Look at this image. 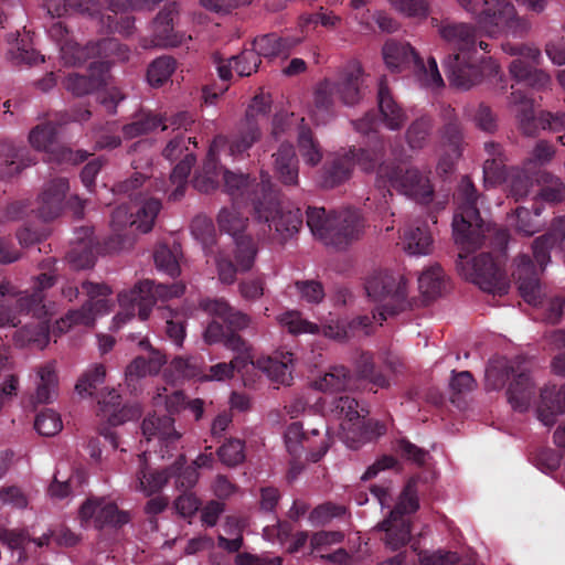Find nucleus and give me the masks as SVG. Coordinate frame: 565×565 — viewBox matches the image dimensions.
<instances>
[{
  "label": "nucleus",
  "mask_w": 565,
  "mask_h": 565,
  "mask_svg": "<svg viewBox=\"0 0 565 565\" xmlns=\"http://www.w3.org/2000/svg\"><path fill=\"white\" fill-rule=\"evenodd\" d=\"M177 62L171 56H160L156 58L147 71V79L151 86H162L173 74Z\"/></svg>",
  "instance_id": "680f3d73"
},
{
  "label": "nucleus",
  "mask_w": 565,
  "mask_h": 565,
  "mask_svg": "<svg viewBox=\"0 0 565 565\" xmlns=\"http://www.w3.org/2000/svg\"><path fill=\"white\" fill-rule=\"evenodd\" d=\"M478 191L468 175L461 178L455 194L457 204L452 218V233L455 242L461 250L458 257L462 260L468 254L479 248L490 232V224L486 223L478 209Z\"/></svg>",
  "instance_id": "7ed1b4c3"
},
{
  "label": "nucleus",
  "mask_w": 565,
  "mask_h": 565,
  "mask_svg": "<svg viewBox=\"0 0 565 565\" xmlns=\"http://www.w3.org/2000/svg\"><path fill=\"white\" fill-rule=\"evenodd\" d=\"M142 435L148 441L157 438L166 447L178 441L181 435L174 428V418L162 411H154L143 419Z\"/></svg>",
  "instance_id": "393cba45"
},
{
  "label": "nucleus",
  "mask_w": 565,
  "mask_h": 565,
  "mask_svg": "<svg viewBox=\"0 0 565 565\" xmlns=\"http://www.w3.org/2000/svg\"><path fill=\"white\" fill-rule=\"evenodd\" d=\"M350 371L343 366L331 367L321 379L315 382V386L323 392H340L349 387Z\"/></svg>",
  "instance_id": "6e6d98bb"
},
{
  "label": "nucleus",
  "mask_w": 565,
  "mask_h": 565,
  "mask_svg": "<svg viewBox=\"0 0 565 565\" xmlns=\"http://www.w3.org/2000/svg\"><path fill=\"white\" fill-rule=\"evenodd\" d=\"M58 379L53 364L41 366L36 375V391L32 396V403L49 404L57 395Z\"/></svg>",
  "instance_id": "4c0bfd02"
},
{
  "label": "nucleus",
  "mask_w": 565,
  "mask_h": 565,
  "mask_svg": "<svg viewBox=\"0 0 565 565\" xmlns=\"http://www.w3.org/2000/svg\"><path fill=\"white\" fill-rule=\"evenodd\" d=\"M253 193V214L258 221L268 223L269 230L274 228L284 241L299 231L302 225L300 209L281 210L278 191L268 173L262 172Z\"/></svg>",
  "instance_id": "39448f33"
},
{
  "label": "nucleus",
  "mask_w": 565,
  "mask_h": 565,
  "mask_svg": "<svg viewBox=\"0 0 565 565\" xmlns=\"http://www.w3.org/2000/svg\"><path fill=\"white\" fill-rule=\"evenodd\" d=\"M433 130V119L429 116H420L415 119L407 128L405 138L409 148L413 150L423 149Z\"/></svg>",
  "instance_id": "13d9d810"
},
{
  "label": "nucleus",
  "mask_w": 565,
  "mask_h": 565,
  "mask_svg": "<svg viewBox=\"0 0 565 565\" xmlns=\"http://www.w3.org/2000/svg\"><path fill=\"white\" fill-rule=\"evenodd\" d=\"M105 81L102 74L94 73L81 75L77 73L70 74L64 87L74 96L81 97L94 93L104 85Z\"/></svg>",
  "instance_id": "49530a36"
},
{
  "label": "nucleus",
  "mask_w": 565,
  "mask_h": 565,
  "mask_svg": "<svg viewBox=\"0 0 565 565\" xmlns=\"http://www.w3.org/2000/svg\"><path fill=\"white\" fill-rule=\"evenodd\" d=\"M277 178L285 185H296L299 177V160L290 143H282L273 154Z\"/></svg>",
  "instance_id": "473e14b6"
},
{
  "label": "nucleus",
  "mask_w": 565,
  "mask_h": 565,
  "mask_svg": "<svg viewBox=\"0 0 565 565\" xmlns=\"http://www.w3.org/2000/svg\"><path fill=\"white\" fill-rule=\"evenodd\" d=\"M10 156L6 160V164L0 171L1 177L11 178L19 174L24 168L36 163V157L26 147H10Z\"/></svg>",
  "instance_id": "603ef678"
},
{
  "label": "nucleus",
  "mask_w": 565,
  "mask_h": 565,
  "mask_svg": "<svg viewBox=\"0 0 565 565\" xmlns=\"http://www.w3.org/2000/svg\"><path fill=\"white\" fill-rule=\"evenodd\" d=\"M180 254V245L173 244V246L170 247L167 244H160L156 247L153 253L154 264L160 271L174 278L179 276L181 271L179 264Z\"/></svg>",
  "instance_id": "a18cd8bd"
},
{
  "label": "nucleus",
  "mask_w": 565,
  "mask_h": 565,
  "mask_svg": "<svg viewBox=\"0 0 565 565\" xmlns=\"http://www.w3.org/2000/svg\"><path fill=\"white\" fill-rule=\"evenodd\" d=\"M82 292L87 296V300L79 309L70 310L64 318L56 322L60 331L65 332L77 324L93 326L96 315L108 312L107 297L111 294V289L106 284L83 281Z\"/></svg>",
  "instance_id": "4468645a"
},
{
  "label": "nucleus",
  "mask_w": 565,
  "mask_h": 565,
  "mask_svg": "<svg viewBox=\"0 0 565 565\" xmlns=\"http://www.w3.org/2000/svg\"><path fill=\"white\" fill-rule=\"evenodd\" d=\"M55 284V276L50 271L35 277L33 290L18 291L10 282L0 281V328L17 327L20 323L17 311L11 308V299L17 298V310L43 319L47 311L44 305V290Z\"/></svg>",
  "instance_id": "423d86ee"
},
{
  "label": "nucleus",
  "mask_w": 565,
  "mask_h": 565,
  "mask_svg": "<svg viewBox=\"0 0 565 565\" xmlns=\"http://www.w3.org/2000/svg\"><path fill=\"white\" fill-rule=\"evenodd\" d=\"M162 122L161 115L142 110L134 117L131 122L122 127V135L127 139H134L156 130Z\"/></svg>",
  "instance_id": "c03bdc74"
},
{
  "label": "nucleus",
  "mask_w": 565,
  "mask_h": 565,
  "mask_svg": "<svg viewBox=\"0 0 565 565\" xmlns=\"http://www.w3.org/2000/svg\"><path fill=\"white\" fill-rule=\"evenodd\" d=\"M277 319L280 326L294 335L319 332L318 324L303 319L302 315L296 310L286 311L279 315Z\"/></svg>",
  "instance_id": "052dcab7"
},
{
  "label": "nucleus",
  "mask_w": 565,
  "mask_h": 565,
  "mask_svg": "<svg viewBox=\"0 0 565 565\" xmlns=\"http://www.w3.org/2000/svg\"><path fill=\"white\" fill-rule=\"evenodd\" d=\"M335 411L344 417L342 439L351 449H359L363 444L386 433V426L379 420L366 419L369 411L349 395L335 401Z\"/></svg>",
  "instance_id": "9d476101"
},
{
  "label": "nucleus",
  "mask_w": 565,
  "mask_h": 565,
  "mask_svg": "<svg viewBox=\"0 0 565 565\" xmlns=\"http://www.w3.org/2000/svg\"><path fill=\"white\" fill-rule=\"evenodd\" d=\"M99 409L113 426L132 420L141 415V411L137 405H122L121 396L116 390H109L103 393L98 398Z\"/></svg>",
  "instance_id": "c85d7f7f"
},
{
  "label": "nucleus",
  "mask_w": 565,
  "mask_h": 565,
  "mask_svg": "<svg viewBox=\"0 0 565 565\" xmlns=\"http://www.w3.org/2000/svg\"><path fill=\"white\" fill-rule=\"evenodd\" d=\"M535 393V385L529 373L521 372L509 384L507 395L512 408L526 412Z\"/></svg>",
  "instance_id": "e433bc0d"
},
{
  "label": "nucleus",
  "mask_w": 565,
  "mask_h": 565,
  "mask_svg": "<svg viewBox=\"0 0 565 565\" xmlns=\"http://www.w3.org/2000/svg\"><path fill=\"white\" fill-rule=\"evenodd\" d=\"M356 370L361 377L369 380L371 383L379 387H388L390 380L387 376L376 370L374 364L373 354L370 352H362L356 360Z\"/></svg>",
  "instance_id": "0e129e2a"
},
{
  "label": "nucleus",
  "mask_w": 565,
  "mask_h": 565,
  "mask_svg": "<svg viewBox=\"0 0 565 565\" xmlns=\"http://www.w3.org/2000/svg\"><path fill=\"white\" fill-rule=\"evenodd\" d=\"M377 103L381 119L374 111H369L361 119L352 121L354 128L367 137V145L359 148L352 146L343 154L338 153L328 159L318 172L317 182L320 188L333 189L341 185L350 179L355 164L363 171L371 172L382 161L385 146L377 127L383 122L391 130H399L406 120V114L394 99L385 77L379 82Z\"/></svg>",
  "instance_id": "f257e3e1"
},
{
  "label": "nucleus",
  "mask_w": 565,
  "mask_h": 565,
  "mask_svg": "<svg viewBox=\"0 0 565 565\" xmlns=\"http://www.w3.org/2000/svg\"><path fill=\"white\" fill-rule=\"evenodd\" d=\"M433 244L427 226L408 227L403 233L404 249L411 255H426Z\"/></svg>",
  "instance_id": "37998d69"
},
{
  "label": "nucleus",
  "mask_w": 565,
  "mask_h": 565,
  "mask_svg": "<svg viewBox=\"0 0 565 565\" xmlns=\"http://www.w3.org/2000/svg\"><path fill=\"white\" fill-rule=\"evenodd\" d=\"M301 38L295 35H279L268 33L256 36L253 41V47L257 54L267 58L282 57L287 58L292 50L300 44Z\"/></svg>",
  "instance_id": "cd10ccee"
},
{
  "label": "nucleus",
  "mask_w": 565,
  "mask_h": 565,
  "mask_svg": "<svg viewBox=\"0 0 565 565\" xmlns=\"http://www.w3.org/2000/svg\"><path fill=\"white\" fill-rule=\"evenodd\" d=\"M536 413L545 426L555 424L556 417L565 413V383L559 387L546 385L541 390Z\"/></svg>",
  "instance_id": "bb28decb"
},
{
  "label": "nucleus",
  "mask_w": 565,
  "mask_h": 565,
  "mask_svg": "<svg viewBox=\"0 0 565 565\" xmlns=\"http://www.w3.org/2000/svg\"><path fill=\"white\" fill-rule=\"evenodd\" d=\"M227 350L235 353L232 359L236 364H241L246 367L249 363H253L252 345L246 341L238 332L228 331L224 341L222 342Z\"/></svg>",
  "instance_id": "338daca9"
},
{
  "label": "nucleus",
  "mask_w": 565,
  "mask_h": 565,
  "mask_svg": "<svg viewBox=\"0 0 565 565\" xmlns=\"http://www.w3.org/2000/svg\"><path fill=\"white\" fill-rule=\"evenodd\" d=\"M544 182L550 183V185H545L540 189V191L534 196V202L532 203V211L535 216H540L543 212V202L547 203H556L561 202L564 199V188L563 183L558 178H553L550 174L544 177Z\"/></svg>",
  "instance_id": "09e8293b"
},
{
  "label": "nucleus",
  "mask_w": 565,
  "mask_h": 565,
  "mask_svg": "<svg viewBox=\"0 0 565 565\" xmlns=\"http://www.w3.org/2000/svg\"><path fill=\"white\" fill-rule=\"evenodd\" d=\"M191 232L200 241L204 249H210L216 242V231L212 218L198 215L192 220Z\"/></svg>",
  "instance_id": "774afa93"
},
{
  "label": "nucleus",
  "mask_w": 565,
  "mask_h": 565,
  "mask_svg": "<svg viewBox=\"0 0 565 565\" xmlns=\"http://www.w3.org/2000/svg\"><path fill=\"white\" fill-rule=\"evenodd\" d=\"M418 288L427 298H436L446 288L445 274L439 265L427 268L418 277Z\"/></svg>",
  "instance_id": "3c124183"
},
{
  "label": "nucleus",
  "mask_w": 565,
  "mask_h": 565,
  "mask_svg": "<svg viewBox=\"0 0 565 565\" xmlns=\"http://www.w3.org/2000/svg\"><path fill=\"white\" fill-rule=\"evenodd\" d=\"M303 122L305 119L302 118L301 125L298 129V148L307 163L316 166L322 159V152L318 141L313 137L311 129Z\"/></svg>",
  "instance_id": "5fc2aeb1"
},
{
  "label": "nucleus",
  "mask_w": 565,
  "mask_h": 565,
  "mask_svg": "<svg viewBox=\"0 0 565 565\" xmlns=\"http://www.w3.org/2000/svg\"><path fill=\"white\" fill-rule=\"evenodd\" d=\"M179 15L177 2H169L153 20L151 44L159 47H174L184 41V34L174 31V20Z\"/></svg>",
  "instance_id": "aec40b11"
},
{
  "label": "nucleus",
  "mask_w": 565,
  "mask_h": 565,
  "mask_svg": "<svg viewBox=\"0 0 565 565\" xmlns=\"http://www.w3.org/2000/svg\"><path fill=\"white\" fill-rule=\"evenodd\" d=\"M306 214L307 225L313 236L321 239L327 245L333 223V212L327 213L324 207L309 206Z\"/></svg>",
  "instance_id": "de8ad7c7"
},
{
  "label": "nucleus",
  "mask_w": 565,
  "mask_h": 565,
  "mask_svg": "<svg viewBox=\"0 0 565 565\" xmlns=\"http://www.w3.org/2000/svg\"><path fill=\"white\" fill-rule=\"evenodd\" d=\"M82 236L74 243L66 254V259L75 269H87L95 265L96 248L93 238V231L89 227H82Z\"/></svg>",
  "instance_id": "2f4dec72"
},
{
  "label": "nucleus",
  "mask_w": 565,
  "mask_h": 565,
  "mask_svg": "<svg viewBox=\"0 0 565 565\" xmlns=\"http://www.w3.org/2000/svg\"><path fill=\"white\" fill-rule=\"evenodd\" d=\"M375 169L376 186L386 189L383 193L384 199L386 193L392 196L390 188H393L419 204L427 205L433 201L435 192L430 180L417 168L404 169L398 164L379 162Z\"/></svg>",
  "instance_id": "1a4fd4ad"
},
{
  "label": "nucleus",
  "mask_w": 565,
  "mask_h": 565,
  "mask_svg": "<svg viewBox=\"0 0 565 565\" xmlns=\"http://www.w3.org/2000/svg\"><path fill=\"white\" fill-rule=\"evenodd\" d=\"M194 162V154L188 152L184 154L183 159H181L180 162L172 169L170 173V181L172 184H175V189L171 192L170 200L178 201L184 195L188 177Z\"/></svg>",
  "instance_id": "4d7b16f0"
},
{
  "label": "nucleus",
  "mask_w": 565,
  "mask_h": 565,
  "mask_svg": "<svg viewBox=\"0 0 565 565\" xmlns=\"http://www.w3.org/2000/svg\"><path fill=\"white\" fill-rule=\"evenodd\" d=\"M257 183L256 179L250 180L248 174L232 171L224 173V188L231 196L232 207L220 211L217 223L221 231L228 233L233 238L244 236L242 233L246 228L248 217L243 210L248 209L253 212V188Z\"/></svg>",
  "instance_id": "6e6552de"
},
{
  "label": "nucleus",
  "mask_w": 565,
  "mask_h": 565,
  "mask_svg": "<svg viewBox=\"0 0 565 565\" xmlns=\"http://www.w3.org/2000/svg\"><path fill=\"white\" fill-rule=\"evenodd\" d=\"M366 77L358 64L347 66L334 83L338 98L347 106L356 105L364 95Z\"/></svg>",
  "instance_id": "4be33fe9"
},
{
  "label": "nucleus",
  "mask_w": 565,
  "mask_h": 565,
  "mask_svg": "<svg viewBox=\"0 0 565 565\" xmlns=\"http://www.w3.org/2000/svg\"><path fill=\"white\" fill-rule=\"evenodd\" d=\"M364 230V220L355 209L333 212V223L327 245L344 248L359 239Z\"/></svg>",
  "instance_id": "f3484780"
},
{
  "label": "nucleus",
  "mask_w": 565,
  "mask_h": 565,
  "mask_svg": "<svg viewBox=\"0 0 565 565\" xmlns=\"http://www.w3.org/2000/svg\"><path fill=\"white\" fill-rule=\"evenodd\" d=\"M151 188H154V191H166L163 181H158L141 172H135L126 180L116 183L114 192L127 195L130 200L137 202L147 196Z\"/></svg>",
  "instance_id": "7c9ffc66"
},
{
  "label": "nucleus",
  "mask_w": 565,
  "mask_h": 565,
  "mask_svg": "<svg viewBox=\"0 0 565 565\" xmlns=\"http://www.w3.org/2000/svg\"><path fill=\"white\" fill-rule=\"evenodd\" d=\"M235 249L234 258L239 271H248L255 262L257 255V244L252 236L244 235L234 238Z\"/></svg>",
  "instance_id": "bf43d9fd"
},
{
  "label": "nucleus",
  "mask_w": 565,
  "mask_h": 565,
  "mask_svg": "<svg viewBox=\"0 0 565 565\" xmlns=\"http://www.w3.org/2000/svg\"><path fill=\"white\" fill-rule=\"evenodd\" d=\"M68 188L66 178L53 179L45 185L39 198L38 212L41 218L51 221L61 214Z\"/></svg>",
  "instance_id": "a878e982"
},
{
  "label": "nucleus",
  "mask_w": 565,
  "mask_h": 565,
  "mask_svg": "<svg viewBox=\"0 0 565 565\" xmlns=\"http://www.w3.org/2000/svg\"><path fill=\"white\" fill-rule=\"evenodd\" d=\"M215 63L220 78L227 82L232 77L233 68L239 77L250 76L258 70L262 61L253 47L252 50H244L241 54L232 56L227 62L215 57Z\"/></svg>",
  "instance_id": "c756f323"
},
{
  "label": "nucleus",
  "mask_w": 565,
  "mask_h": 565,
  "mask_svg": "<svg viewBox=\"0 0 565 565\" xmlns=\"http://www.w3.org/2000/svg\"><path fill=\"white\" fill-rule=\"evenodd\" d=\"M438 33L452 47L454 53H477V35L471 25L444 21L438 28Z\"/></svg>",
  "instance_id": "5701e85b"
},
{
  "label": "nucleus",
  "mask_w": 565,
  "mask_h": 565,
  "mask_svg": "<svg viewBox=\"0 0 565 565\" xmlns=\"http://www.w3.org/2000/svg\"><path fill=\"white\" fill-rule=\"evenodd\" d=\"M105 377V366L103 364H95L82 374L75 385V390L79 395L87 394L93 396L98 386L104 384Z\"/></svg>",
  "instance_id": "69168bd1"
},
{
  "label": "nucleus",
  "mask_w": 565,
  "mask_h": 565,
  "mask_svg": "<svg viewBox=\"0 0 565 565\" xmlns=\"http://www.w3.org/2000/svg\"><path fill=\"white\" fill-rule=\"evenodd\" d=\"M132 220L134 213L125 204L113 210L110 215L113 233L104 241V252L117 253L128 249L134 245L135 237L131 227L135 224H131Z\"/></svg>",
  "instance_id": "a211bd4d"
},
{
  "label": "nucleus",
  "mask_w": 565,
  "mask_h": 565,
  "mask_svg": "<svg viewBox=\"0 0 565 565\" xmlns=\"http://www.w3.org/2000/svg\"><path fill=\"white\" fill-rule=\"evenodd\" d=\"M477 19L480 29L489 36L504 33L521 38L530 28L529 22L519 18L514 6L507 0H482Z\"/></svg>",
  "instance_id": "f8f14e48"
},
{
  "label": "nucleus",
  "mask_w": 565,
  "mask_h": 565,
  "mask_svg": "<svg viewBox=\"0 0 565 565\" xmlns=\"http://www.w3.org/2000/svg\"><path fill=\"white\" fill-rule=\"evenodd\" d=\"M382 54L386 66L395 73H399L411 66L424 67L423 58L406 42L390 40L384 44Z\"/></svg>",
  "instance_id": "b1692460"
},
{
  "label": "nucleus",
  "mask_w": 565,
  "mask_h": 565,
  "mask_svg": "<svg viewBox=\"0 0 565 565\" xmlns=\"http://www.w3.org/2000/svg\"><path fill=\"white\" fill-rule=\"evenodd\" d=\"M564 239L565 231L554 225L552 230L533 241L532 253L535 263L527 254H521L515 258L513 277L516 280L522 298L530 305L536 306L541 302L542 288L540 275L551 262V252L559 246Z\"/></svg>",
  "instance_id": "20e7f679"
},
{
  "label": "nucleus",
  "mask_w": 565,
  "mask_h": 565,
  "mask_svg": "<svg viewBox=\"0 0 565 565\" xmlns=\"http://www.w3.org/2000/svg\"><path fill=\"white\" fill-rule=\"evenodd\" d=\"M292 355V353L287 352L282 355L281 361L277 360L276 358H269L267 360L265 371L271 381L282 385L291 384Z\"/></svg>",
  "instance_id": "e2e57ef3"
},
{
  "label": "nucleus",
  "mask_w": 565,
  "mask_h": 565,
  "mask_svg": "<svg viewBox=\"0 0 565 565\" xmlns=\"http://www.w3.org/2000/svg\"><path fill=\"white\" fill-rule=\"evenodd\" d=\"M477 53H452L444 61L452 85L468 89L481 82L483 73L475 57Z\"/></svg>",
  "instance_id": "dca6fc26"
},
{
  "label": "nucleus",
  "mask_w": 565,
  "mask_h": 565,
  "mask_svg": "<svg viewBox=\"0 0 565 565\" xmlns=\"http://www.w3.org/2000/svg\"><path fill=\"white\" fill-rule=\"evenodd\" d=\"M200 308L209 316L221 319L231 332L246 330L252 323L248 315L233 308L224 298H204L200 301Z\"/></svg>",
  "instance_id": "412c9836"
},
{
  "label": "nucleus",
  "mask_w": 565,
  "mask_h": 565,
  "mask_svg": "<svg viewBox=\"0 0 565 565\" xmlns=\"http://www.w3.org/2000/svg\"><path fill=\"white\" fill-rule=\"evenodd\" d=\"M57 136V125L53 121H45L36 125L29 132V142L38 151L49 152L52 150Z\"/></svg>",
  "instance_id": "864d4df0"
},
{
  "label": "nucleus",
  "mask_w": 565,
  "mask_h": 565,
  "mask_svg": "<svg viewBox=\"0 0 565 565\" xmlns=\"http://www.w3.org/2000/svg\"><path fill=\"white\" fill-rule=\"evenodd\" d=\"M501 49L515 56L509 65V72L515 81L536 89H544L551 84L550 74L537 68L542 63V53L536 46L507 41L501 44Z\"/></svg>",
  "instance_id": "ddd939ff"
},
{
  "label": "nucleus",
  "mask_w": 565,
  "mask_h": 565,
  "mask_svg": "<svg viewBox=\"0 0 565 565\" xmlns=\"http://www.w3.org/2000/svg\"><path fill=\"white\" fill-rule=\"evenodd\" d=\"M334 83L330 79L320 82L315 89L312 117L320 124L334 116L335 100L339 99Z\"/></svg>",
  "instance_id": "f704fd0d"
},
{
  "label": "nucleus",
  "mask_w": 565,
  "mask_h": 565,
  "mask_svg": "<svg viewBox=\"0 0 565 565\" xmlns=\"http://www.w3.org/2000/svg\"><path fill=\"white\" fill-rule=\"evenodd\" d=\"M260 136L262 132L257 122H243L238 134L227 139V143L223 150H226L228 156L233 158L242 157L259 140Z\"/></svg>",
  "instance_id": "58836bf2"
},
{
  "label": "nucleus",
  "mask_w": 565,
  "mask_h": 565,
  "mask_svg": "<svg viewBox=\"0 0 565 565\" xmlns=\"http://www.w3.org/2000/svg\"><path fill=\"white\" fill-rule=\"evenodd\" d=\"M169 479H171V477L170 473H168V467L163 470L151 471L143 465L137 473L136 489L143 492L146 495H151L159 492Z\"/></svg>",
  "instance_id": "8fccbe9b"
},
{
  "label": "nucleus",
  "mask_w": 565,
  "mask_h": 565,
  "mask_svg": "<svg viewBox=\"0 0 565 565\" xmlns=\"http://www.w3.org/2000/svg\"><path fill=\"white\" fill-rule=\"evenodd\" d=\"M467 277L479 288L493 296H503L510 288L509 277L489 253L473 257Z\"/></svg>",
  "instance_id": "2eb2a0df"
},
{
  "label": "nucleus",
  "mask_w": 565,
  "mask_h": 565,
  "mask_svg": "<svg viewBox=\"0 0 565 565\" xmlns=\"http://www.w3.org/2000/svg\"><path fill=\"white\" fill-rule=\"evenodd\" d=\"M79 513L84 520L94 519L95 525L99 529L121 527L130 521L128 512L119 510L116 503L106 502L103 498L87 499L82 504Z\"/></svg>",
  "instance_id": "6ab92c4d"
},
{
  "label": "nucleus",
  "mask_w": 565,
  "mask_h": 565,
  "mask_svg": "<svg viewBox=\"0 0 565 565\" xmlns=\"http://www.w3.org/2000/svg\"><path fill=\"white\" fill-rule=\"evenodd\" d=\"M139 207L134 213V220L131 224H135L136 228L141 233H149L156 223V220L162 209V203L159 198L145 196L137 201Z\"/></svg>",
  "instance_id": "a19ab883"
},
{
  "label": "nucleus",
  "mask_w": 565,
  "mask_h": 565,
  "mask_svg": "<svg viewBox=\"0 0 565 565\" xmlns=\"http://www.w3.org/2000/svg\"><path fill=\"white\" fill-rule=\"evenodd\" d=\"M168 473L174 479L175 487L179 490L190 491L199 480V471L195 466L186 463L185 455L178 456L175 461L168 467Z\"/></svg>",
  "instance_id": "79ce46f5"
},
{
  "label": "nucleus",
  "mask_w": 565,
  "mask_h": 565,
  "mask_svg": "<svg viewBox=\"0 0 565 565\" xmlns=\"http://www.w3.org/2000/svg\"><path fill=\"white\" fill-rule=\"evenodd\" d=\"M49 35L58 45L64 64L76 65L85 60L84 49L70 39V31L62 21L52 23Z\"/></svg>",
  "instance_id": "72a5a7b5"
},
{
  "label": "nucleus",
  "mask_w": 565,
  "mask_h": 565,
  "mask_svg": "<svg viewBox=\"0 0 565 565\" xmlns=\"http://www.w3.org/2000/svg\"><path fill=\"white\" fill-rule=\"evenodd\" d=\"M510 103L516 107V117L521 131L526 136H534L541 127L539 117L534 115L533 100L520 89L510 95Z\"/></svg>",
  "instance_id": "c9c22d12"
},
{
  "label": "nucleus",
  "mask_w": 565,
  "mask_h": 565,
  "mask_svg": "<svg viewBox=\"0 0 565 565\" xmlns=\"http://www.w3.org/2000/svg\"><path fill=\"white\" fill-rule=\"evenodd\" d=\"M367 296L381 305L372 310V315H363L351 321H335L323 326L326 337L338 341H344L355 335L356 331L370 334L373 322L382 326L388 316H395L411 308L407 298V280L395 271L379 270L373 273L365 282Z\"/></svg>",
  "instance_id": "f03ea898"
},
{
  "label": "nucleus",
  "mask_w": 565,
  "mask_h": 565,
  "mask_svg": "<svg viewBox=\"0 0 565 565\" xmlns=\"http://www.w3.org/2000/svg\"><path fill=\"white\" fill-rule=\"evenodd\" d=\"M14 343L20 347L44 349L50 340L49 327L44 321L26 323L14 333Z\"/></svg>",
  "instance_id": "ea45409f"
},
{
  "label": "nucleus",
  "mask_w": 565,
  "mask_h": 565,
  "mask_svg": "<svg viewBox=\"0 0 565 565\" xmlns=\"http://www.w3.org/2000/svg\"><path fill=\"white\" fill-rule=\"evenodd\" d=\"M185 286L182 282L156 284L153 280H142L128 291L118 295L121 310L114 321L117 328L138 315L140 320H147L152 307L158 300H168L184 294Z\"/></svg>",
  "instance_id": "0eeeda50"
},
{
  "label": "nucleus",
  "mask_w": 565,
  "mask_h": 565,
  "mask_svg": "<svg viewBox=\"0 0 565 565\" xmlns=\"http://www.w3.org/2000/svg\"><path fill=\"white\" fill-rule=\"evenodd\" d=\"M419 509L416 483L409 480L398 497L395 507L379 527L385 532V543L393 551L405 546L411 540V520L408 515Z\"/></svg>",
  "instance_id": "9b49d317"
}]
</instances>
